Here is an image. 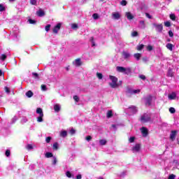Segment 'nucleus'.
<instances>
[{
	"label": "nucleus",
	"instance_id": "79ce46f5",
	"mask_svg": "<svg viewBox=\"0 0 179 179\" xmlns=\"http://www.w3.org/2000/svg\"><path fill=\"white\" fill-rule=\"evenodd\" d=\"M70 134L71 135H75L76 134V130H75V129H71L70 130Z\"/></svg>",
	"mask_w": 179,
	"mask_h": 179
},
{
	"label": "nucleus",
	"instance_id": "0eeeda50",
	"mask_svg": "<svg viewBox=\"0 0 179 179\" xmlns=\"http://www.w3.org/2000/svg\"><path fill=\"white\" fill-rule=\"evenodd\" d=\"M129 110L130 112H131L132 114H136L138 113V108H136L135 106H131L129 108Z\"/></svg>",
	"mask_w": 179,
	"mask_h": 179
},
{
	"label": "nucleus",
	"instance_id": "ddd939ff",
	"mask_svg": "<svg viewBox=\"0 0 179 179\" xmlns=\"http://www.w3.org/2000/svg\"><path fill=\"white\" fill-rule=\"evenodd\" d=\"M168 97L169 100H176L177 94H176V92H172L171 94H169Z\"/></svg>",
	"mask_w": 179,
	"mask_h": 179
},
{
	"label": "nucleus",
	"instance_id": "13d9d810",
	"mask_svg": "<svg viewBox=\"0 0 179 179\" xmlns=\"http://www.w3.org/2000/svg\"><path fill=\"white\" fill-rule=\"evenodd\" d=\"M86 141H87L88 142L92 141V136H87L86 138H85Z\"/></svg>",
	"mask_w": 179,
	"mask_h": 179
},
{
	"label": "nucleus",
	"instance_id": "4468645a",
	"mask_svg": "<svg viewBox=\"0 0 179 179\" xmlns=\"http://www.w3.org/2000/svg\"><path fill=\"white\" fill-rule=\"evenodd\" d=\"M177 135V131H172L171 132L170 138L171 141H174L176 139V136Z\"/></svg>",
	"mask_w": 179,
	"mask_h": 179
},
{
	"label": "nucleus",
	"instance_id": "c03bdc74",
	"mask_svg": "<svg viewBox=\"0 0 179 179\" xmlns=\"http://www.w3.org/2000/svg\"><path fill=\"white\" fill-rule=\"evenodd\" d=\"M73 100H75V101H76L77 103L79 102V100H80L79 96L75 95L73 96Z\"/></svg>",
	"mask_w": 179,
	"mask_h": 179
},
{
	"label": "nucleus",
	"instance_id": "f03ea898",
	"mask_svg": "<svg viewBox=\"0 0 179 179\" xmlns=\"http://www.w3.org/2000/svg\"><path fill=\"white\" fill-rule=\"evenodd\" d=\"M116 69L117 72L124 73L125 75H129L131 73V68H124L123 66H117Z\"/></svg>",
	"mask_w": 179,
	"mask_h": 179
},
{
	"label": "nucleus",
	"instance_id": "9b49d317",
	"mask_svg": "<svg viewBox=\"0 0 179 179\" xmlns=\"http://www.w3.org/2000/svg\"><path fill=\"white\" fill-rule=\"evenodd\" d=\"M73 64L75 66H80V65H82V61H80V59H77L73 62Z\"/></svg>",
	"mask_w": 179,
	"mask_h": 179
},
{
	"label": "nucleus",
	"instance_id": "3c124183",
	"mask_svg": "<svg viewBox=\"0 0 179 179\" xmlns=\"http://www.w3.org/2000/svg\"><path fill=\"white\" fill-rule=\"evenodd\" d=\"M3 10H5V7L3 5L0 4V12H3Z\"/></svg>",
	"mask_w": 179,
	"mask_h": 179
},
{
	"label": "nucleus",
	"instance_id": "393cba45",
	"mask_svg": "<svg viewBox=\"0 0 179 179\" xmlns=\"http://www.w3.org/2000/svg\"><path fill=\"white\" fill-rule=\"evenodd\" d=\"M173 44L171 43H168L166 44V48H168V50H169L170 51H173Z\"/></svg>",
	"mask_w": 179,
	"mask_h": 179
},
{
	"label": "nucleus",
	"instance_id": "7c9ffc66",
	"mask_svg": "<svg viewBox=\"0 0 179 179\" xmlns=\"http://www.w3.org/2000/svg\"><path fill=\"white\" fill-rule=\"evenodd\" d=\"M53 150H58V143H55L53 144Z\"/></svg>",
	"mask_w": 179,
	"mask_h": 179
},
{
	"label": "nucleus",
	"instance_id": "a19ab883",
	"mask_svg": "<svg viewBox=\"0 0 179 179\" xmlns=\"http://www.w3.org/2000/svg\"><path fill=\"white\" fill-rule=\"evenodd\" d=\"M31 5H37V0H30Z\"/></svg>",
	"mask_w": 179,
	"mask_h": 179
},
{
	"label": "nucleus",
	"instance_id": "4be33fe9",
	"mask_svg": "<svg viewBox=\"0 0 179 179\" xmlns=\"http://www.w3.org/2000/svg\"><path fill=\"white\" fill-rule=\"evenodd\" d=\"M107 118H111L113 117V110H108L106 113Z\"/></svg>",
	"mask_w": 179,
	"mask_h": 179
},
{
	"label": "nucleus",
	"instance_id": "72a5a7b5",
	"mask_svg": "<svg viewBox=\"0 0 179 179\" xmlns=\"http://www.w3.org/2000/svg\"><path fill=\"white\" fill-rule=\"evenodd\" d=\"M164 26H166V27H170V26H171V23L169 21H166L164 22Z\"/></svg>",
	"mask_w": 179,
	"mask_h": 179
},
{
	"label": "nucleus",
	"instance_id": "774afa93",
	"mask_svg": "<svg viewBox=\"0 0 179 179\" xmlns=\"http://www.w3.org/2000/svg\"><path fill=\"white\" fill-rule=\"evenodd\" d=\"M90 41L91 43H94V37H91L90 39Z\"/></svg>",
	"mask_w": 179,
	"mask_h": 179
},
{
	"label": "nucleus",
	"instance_id": "20e7f679",
	"mask_svg": "<svg viewBox=\"0 0 179 179\" xmlns=\"http://www.w3.org/2000/svg\"><path fill=\"white\" fill-rule=\"evenodd\" d=\"M153 26L155 27V30L158 31V33H162L163 31V24H153Z\"/></svg>",
	"mask_w": 179,
	"mask_h": 179
},
{
	"label": "nucleus",
	"instance_id": "37998d69",
	"mask_svg": "<svg viewBox=\"0 0 179 179\" xmlns=\"http://www.w3.org/2000/svg\"><path fill=\"white\" fill-rule=\"evenodd\" d=\"M52 159H53L52 164H53V166H55V164H57V157H53Z\"/></svg>",
	"mask_w": 179,
	"mask_h": 179
},
{
	"label": "nucleus",
	"instance_id": "bf43d9fd",
	"mask_svg": "<svg viewBox=\"0 0 179 179\" xmlns=\"http://www.w3.org/2000/svg\"><path fill=\"white\" fill-rule=\"evenodd\" d=\"M130 143H132L134 141H135V137H131L129 139Z\"/></svg>",
	"mask_w": 179,
	"mask_h": 179
},
{
	"label": "nucleus",
	"instance_id": "49530a36",
	"mask_svg": "<svg viewBox=\"0 0 179 179\" xmlns=\"http://www.w3.org/2000/svg\"><path fill=\"white\" fill-rule=\"evenodd\" d=\"M29 22L30 23V24H36V20H34L29 19Z\"/></svg>",
	"mask_w": 179,
	"mask_h": 179
},
{
	"label": "nucleus",
	"instance_id": "603ef678",
	"mask_svg": "<svg viewBox=\"0 0 179 179\" xmlns=\"http://www.w3.org/2000/svg\"><path fill=\"white\" fill-rule=\"evenodd\" d=\"M140 90H133V94H136V93H140Z\"/></svg>",
	"mask_w": 179,
	"mask_h": 179
},
{
	"label": "nucleus",
	"instance_id": "7ed1b4c3",
	"mask_svg": "<svg viewBox=\"0 0 179 179\" xmlns=\"http://www.w3.org/2000/svg\"><path fill=\"white\" fill-rule=\"evenodd\" d=\"M140 121L143 123L149 122V121H150V115L144 113L143 115H141Z\"/></svg>",
	"mask_w": 179,
	"mask_h": 179
},
{
	"label": "nucleus",
	"instance_id": "5701e85b",
	"mask_svg": "<svg viewBox=\"0 0 179 179\" xmlns=\"http://www.w3.org/2000/svg\"><path fill=\"white\" fill-rule=\"evenodd\" d=\"M140 23V26L141 27V29H145L146 27V25L145 24V21L144 20H141L139 22Z\"/></svg>",
	"mask_w": 179,
	"mask_h": 179
},
{
	"label": "nucleus",
	"instance_id": "c756f323",
	"mask_svg": "<svg viewBox=\"0 0 179 179\" xmlns=\"http://www.w3.org/2000/svg\"><path fill=\"white\" fill-rule=\"evenodd\" d=\"M168 76H170L171 78H173V71L171 69H169L168 71Z\"/></svg>",
	"mask_w": 179,
	"mask_h": 179
},
{
	"label": "nucleus",
	"instance_id": "6e6d98bb",
	"mask_svg": "<svg viewBox=\"0 0 179 179\" xmlns=\"http://www.w3.org/2000/svg\"><path fill=\"white\" fill-rule=\"evenodd\" d=\"M132 37H136L138 36V32L134 31L131 34Z\"/></svg>",
	"mask_w": 179,
	"mask_h": 179
},
{
	"label": "nucleus",
	"instance_id": "0e129e2a",
	"mask_svg": "<svg viewBox=\"0 0 179 179\" xmlns=\"http://www.w3.org/2000/svg\"><path fill=\"white\" fill-rule=\"evenodd\" d=\"M1 59H2V61H5V59H6V56L5 55H2Z\"/></svg>",
	"mask_w": 179,
	"mask_h": 179
},
{
	"label": "nucleus",
	"instance_id": "cd10ccee",
	"mask_svg": "<svg viewBox=\"0 0 179 179\" xmlns=\"http://www.w3.org/2000/svg\"><path fill=\"white\" fill-rule=\"evenodd\" d=\"M45 157L50 158V157H54L52 152H46Z\"/></svg>",
	"mask_w": 179,
	"mask_h": 179
},
{
	"label": "nucleus",
	"instance_id": "dca6fc26",
	"mask_svg": "<svg viewBox=\"0 0 179 179\" xmlns=\"http://www.w3.org/2000/svg\"><path fill=\"white\" fill-rule=\"evenodd\" d=\"M141 132L143 134V136H148V129H146V127H142Z\"/></svg>",
	"mask_w": 179,
	"mask_h": 179
},
{
	"label": "nucleus",
	"instance_id": "052dcab7",
	"mask_svg": "<svg viewBox=\"0 0 179 179\" xmlns=\"http://www.w3.org/2000/svg\"><path fill=\"white\" fill-rule=\"evenodd\" d=\"M145 16H146V17H148V19H152V15H150V14H149V13H145Z\"/></svg>",
	"mask_w": 179,
	"mask_h": 179
},
{
	"label": "nucleus",
	"instance_id": "2f4dec72",
	"mask_svg": "<svg viewBox=\"0 0 179 179\" xmlns=\"http://www.w3.org/2000/svg\"><path fill=\"white\" fill-rule=\"evenodd\" d=\"M169 17L170 19H171V20H173V21L176 20V15L173 13L170 14Z\"/></svg>",
	"mask_w": 179,
	"mask_h": 179
},
{
	"label": "nucleus",
	"instance_id": "58836bf2",
	"mask_svg": "<svg viewBox=\"0 0 179 179\" xmlns=\"http://www.w3.org/2000/svg\"><path fill=\"white\" fill-rule=\"evenodd\" d=\"M32 75L34 78V79H39V77H38V73H32Z\"/></svg>",
	"mask_w": 179,
	"mask_h": 179
},
{
	"label": "nucleus",
	"instance_id": "f8f14e48",
	"mask_svg": "<svg viewBox=\"0 0 179 179\" xmlns=\"http://www.w3.org/2000/svg\"><path fill=\"white\" fill-rule=\"evenodd\" d=\"M37 16H39V17H43L44 15H45V13L42 9H39L38 11H36Z\"/></svg>",
	"mask_w": 179,
	"mask_h": 179
},
{
	"label": "nucleus",
	"instance_id": "a211bd4d",
	"mask_svg": "<svg viewBox=\"0 0 179 179\" xmlns=\"http://www.w3.org/2000/svg\"><path fill=\"white\" fill-rule=\"evenodd\" d=\"M134 58L137 59V61H139L141 59V57H142V55L141 53H136L134 55Z\"/></svg>",
	"mask_w": 179,
	"mask_h": 179
},
{
	"label": "nucleus",
	"instance_id": "c85d7f7f",
	"mask_svg": "<svg viewBox=\"0 0 179 179\" xmlns=\"http://www.w3.org/2000/svg\"><path fill=\"white\" fill-rule=\"evenodd\" d=\"M143 47H145L144 45H138L137 46V50H138V51H141V50H143Z\"/></svg>",
	"mask_w": 179,
	"mask_h": 179
},
{
	"label": "nucleus",
	"instance_id": "de8ad7c7",
	"mask_svg": "<svg viewBox=\"0 0 179 179\" xmlns=\"http://www.w3.org/2000/svg\"><path fill=\"white\" fill-rule=\"evenodd\" d=\"M6 156L7 157H9V156H10V150H7L6 151Z\"/></svg>",
	"mask_w": 179,
	"mask_h": 179
},
{
	"label": "nucleus",
	"instance_id": "423d86ee",
	"mask_svg": "<svg viewBox=\"0 0 179 179\" xmlns=\"http://www.w3.org/2000/svg\"><path fill=\"white\" fill-rule=\"evenodd\" d=\"M121 17V14L118 12H115L112 13V18L115 20H118Z\"/></svg>",
	"mask_w": 179,
	"mask_h": 179
},
{
	"label": "nucleus",
	"instance_id": "ea45409f",
	"mask_svg": "<svg viewBox=\"0 0 179 179\" xmlns=\"http://www.w3.org/2000/svg\"><path fill=\"white\" fill-rule=\"evenodd\" d=\"M41 90H43V92H45L47 90V85H41Z\"/></svg>",
	"mask_w": 179,
	"mask_h": 179
},
{
	"label": "nucleus",
	"instance_id": "4d7b16f0",
	"mask_svg": "<svg viewBox=\"0 0 179 179\" xmlns=\"http://www.w3.org/2000/svg\"><path fill=\"white\" fill-rule=\"evenodd\" d=\"M45 141L47 143H50V142H51V137L50 136L47 137Z\"/></svg>",
	"mask_w": 179,
	"mask_h": 179
},
{
	"label": "nucleus",
	"instance_id": "864d4df0",
	"mask_svg": "<svg viewBox=\"0 0 179 179\" xmlns=\"http://www.w3.org/2000/svg\"><path fill=\"white\" fill-rule=\"evenodd\" d=\"M71 28H72L73 29H78V24H71Z\"/></svg>",
	"mask_w": 179,
	"mask_h": 179
},
{
	"label": "nucleus",
	"instance_id": "a18cd8bd",
	"mask_svg": "<svg viewBox=\"0 0 179 179\" xmlns=\"http://www.w3.org/2000/svg\"><path fill=\"white\" fill-rule=\"evenodd\" d=\"M27 149L28 150H31V149H33V145H31V144H28V145H27Z\"/></svg>",
	"mask_w": 179,
	"mask_h": 179
},
{
	"label": "nucleus",
	"instance_id": "bb28decb",
	"mask_svg": "<svg viewBox=\"0 0 179 179\" xmlns=\"http://www.w3.org/2000/svg\"><path fill=\"white\" fill-rule=\"evenodd\" d=\"M99 143H100V145H101V146H103V145H106V143H107V141H106L104 139L100 140Z\"/></svg>",
	"mask_w": 179,
	"mask_h": 179
},
{
	"label": "nucleus",
	"instance_id": "6e6552de",
	"mask_svg": "<svg viewBox=\"0 0 179 179\" xmlns=\"http://www.w3.org/2000/svg\"><path fill=\"white\" fill-rule=\"evenodd\" d=\"M122 55L124 59H129V58H131V53L126 51H123Z\"/></svg>",
	"mask_w": 179,
	"mask_h": 179
},
{
	"label": "nucleus",
	"instance_id": "b1692460",
	"mask_svg": "<svg viewBox=\"0 0 179 179\" xmlns=\"http://www.w3.org/2000/svg\"><path fill=\"white\" fill-rule=\"evenodd\" d=\"M25 94H26L27 97H29V98L33 97V92H31V91L27 92Z\"/></svg>",
	"mask_w": 179,
	"mask_h": 179
},
{
	"label": "nucleus",
	"instance_id": "473e14b6",
	"mask_svg": "<svg viewBox=\"0 0 179 179\" xmlns=\"http://www.w3.org/2000/svg\"><path fill=\"white\" fill-rule=\"evenodd\" d=\"M93 19H94V20H97V19H99V14L97 13H94L92 15Z\"/></svg>",
	"mask_w": 179,
	"mask_h": 179
},
{
	"label": "nucleus",
	"instance_id": "39448f33",
	"mask_svg": "<svg viewBox=\"0 0 179 179\" xmlns=\"http://www.w3.org/2000/svg\"><path fill=\"white\" fill-rule=\"evenodd\" d=\"M61 26H62V24L61 22H59L54 28H53V33L55 34H57L58 31L61 29Z\"/></svg>",
	"mask_w": 179,
	"mask_h": 179
},
{
	"label": "nucleus",
	"instance_id": "aec40b11",
	"mask_svg": "<svg viewBox=\"0 0 179 179\" xmlns=\"http://www.w3.org/2000/svg\"><path fill=\"white\" fill-rule=\"evenodd\" d=\"M67 135H68V133L66 132V131H62L60 132V136H62V138H66Z\"/></svg>",
	"mask_w": 179,
	"mask_h": 179
},
{
	"label": "nucleus",
	"instance_id": "338daca9",
	"mask_svg": "<svg viewBox=\"0 0 179 179\" xmlns=\"http://www.w3.org/2000/svg\"><path fill=\"white\" fill-rule=\"evenodd\" d=\"M76 179H82V175L79 174L76 176Z\"/></svg>",
	"mask_w": 179,
	"mask_h": 179
},
{
	"label": "nucleus",
	"instance_id": "5fc2aeb1",
	"mask_svg": "<svg viewBox=\"0 0 179 179\" xmlns=\"http://www.w3.org/2000/svg\"><path fill=\"white\" fill-rule=\"evenodd\" d=\"M140 79H142V80H145L146 79V76L144 75H140L139 76Z\"/></svg>",
	"mask_w": 179,
	"mask_h": 179
},
{
	"label": "nucleus",
	"instance_id": "2eb2a0df",
	"mask_svg": "<svg viewBox=\"0 0 179 179\" xmlns=\"http://www.w3.org/2000/svg\"><path fill=\"white\" fill-rule=\"evenodd\" d=\"M54 110L55 113H59V111L61 110V106L59 104H55L54 106Z\"/></svg>",
	"mask_w": 179,
	"mask_h": 179
},
{
	"label": "nucleus",
	"instance_id": "69168bd1",
	"mask_svg": "<svg viewBox=\"0 0 179 179\" xmlns=\"http://www.w3.org/2000/svg\"><path fill=\"white\" fill-rule=\"evenodd\" d=\"M5 90L6 92V93H10V90H9V88L8 87H5Z\"/></svg>",
	"mask_w": 179,
	"mask_h": 179
},
{
	"label": "nucleus",
	"instance_id": "09e8293b",
	"mask_svg": "<svg viewBox=\"0 0 179 179\" xmlns=\"http://www.w3.org/2000/svg\"><path fill=\"white\" fill-rule=\"evenodd\" d=\"M168 179H176V175H174V174H171V175L169 176Z\"/></svg>",
	"mask_w": 179,
	"mask_h": 179
},
{
	"label": "nucleus",
	"instance_id": "680f3d73",
	"mask_svg": "<svg viewBox=\"0 0 179 179\" xmlns=\"http://www.w3.org/2000/svg\"><path fill=\"white\" fill-rule=\"evenodd\" d=\"M169 37H173V36H174V34L173 33L172 31H169Z\"/></svg>",
	"mask_w": 179,
	"mask_h": 179
},
{
	"label": "nucleus",
	"instance_id": "f3484780",
	"mask_svg": "<svg viewBox=\"0 0 179 179\" xmlns=\"http://www.w3.org/2000/svg\"><path fill=\"white\" fill-rule=\"evenodd\" d=\"M126 16L128 20H132V19H134L133 15L129 12L126 13Z\"/></svg>",
	"mask_w": 179,
	"mask_h": 179
},
{
	"label": "nucleus",
	"instance_id": "a878e982",
	"mask_svg": "<svg viewBox=\"0 0 179 179\" xmlns=\"http://www.w3.org/2000/svg\"><path fill=\"white\" fill-rule=\"evenodd\" d=\"M43 117H44V115H39V117H37V122H43Z\"/></svg>",
	"mask_w": 179,
	"mask_h": 179
},
{
	"label": "nucleus",
	"instance_id": "e433bc0d",
	"mask_svg": "<svg viewBox=\"0 0 179 179\" xmlns=\"http://www.w3.org/2000/svg\"><path fill=\"white\" fill-rule=\"evenodd\" d=\"M51 28V24H48L45 27V31H50V29Z\"/></svg>",
	"mask_w": 179,
	"mask_h": 179
},
{
	"label": "nucleus",
	"instance_id": "6ab92c4d",
	"mask_svg": "<svg viewBox=\"0 0 179 179\" xmlns=\"http://www.w3.org/2000/svg\"><path fill=\"white\" fill-rule=\"evenodd\" d=\"M126 93H127V94H133L134 93V90H132L130 87H127V90H126Z\"/></svg>",
	"mask_w": 179,
	"mask_h": 179
},
{
	"label": "nucleus",
	"instance_id": "1a4fd4ad",
	"mask_svg": "<svg viewBox=\"0 0 179 179\" xmlns=\"http://www.w3.org/2000/svg\"><path fill=\"white\" fill-rule=\"evenodd\" d=\"M141 150V144H136L132 148V152L134 153L139 152Z\"/></svg>",
	"mask_w": 179,
	"mask_h": 179
},
{
	"label": "nucleus",
	"instance_id": "412c9836",
	"mask_svg": "<svg viewBox=\"0 0 179 179\" xmlns=\"http://www.w3.org/2000/svg\"><path fill=\"white\" fill-rule=\"evenodd\" d=\"M36 113L39 114V115H44V113H43V109H41V108H38L36 109Z\"/></svg>",
	"mask_w": 179,
	"mask_h": 179
},
{
	"label": "nucleus",
	"instance_id": "8fccbe9b",
	"mask_svg": "<svg viewBox=\"0 0 179 179\" xmlns=\"http://www.w3.org/2000/svg\"><path fill=\"white\" fill-rule=\"evenodd\" d=\"M120 4L122 6H127V1L125 0H123L121 1Z\"/></svg>",
	"mask_w": 179,
	"mask_h": 179
},
{
	"label": "nucleus",
	"instance_id": "9d476101",
	"mask_svg": "<svg viewBox=\"0 0 179 179\" xmlns=\"http://www.w3.org/2000/svg\"><path fill=\"white\" fill-rule=\"evenodd\" d=\"M152 96H150V95L148 96L146 98V101H145L146 106H151L152 105Z\"/></svg>",
	"mask_w": 179,
	"mask_h": 179
},
{
	"label": "nucleus",
	"instance_id": "4c0bfd02",
	"mask_svg": "<svg viewBox=\"0 0 179 179\" xmlns=\"http://www.w3.org/2000/svg\"><path fill=\"white\" fill-rule=\"evenodd\" d=\"M96 76L99 79H103V74H101V73H96Z\"/></svg>",
	"mask_w": 179,
	"mask_h": 179
},
{
	"label": "nucleus",
	"instance_id": "f704fd0d",
	"mask_svg": "<svg viewBox=\"0 0 179 179\" xmlns=\"http://www.w3.org/2000/svg\"><path fill=\"white\" fill-rule=\"evenodd\" d=\"M169 112L171 114H174V113H176V109L173 107L169 108Z\"/></svg>",
	"mask_w": 179,
	"mask_h": 179
},
{
	"label": "nucleus",
	"instance_id": "e2e57ef3",
	"mask_svg": "<svg viewBox=\"0 0 179 179\" xmlns=\"http://www.w3.org/2000/svg\"><path fill=\"white\" fill-rule=\"evenodd\" d=\"M147 49L148 50V51H152V50H153V48L152 47V45H148L147 47Z\"/></svg>",
	"mask_w": 179,
	"mask_h": 179
},
{
	"label": "nucleus",
	"instance_id": "f257e3e1",
	"mask_svg": "<svg viewBox=\"0 0 179 179\" xmlns=\"http://www.w3.org/2000/svg\"><path fill=\"white\" fill-rule=\"evenodd\" d=\"M109 79L111 80V83H109V86L112 87V89H117L120 87V84L117 83L118 78L114 76H109Z\"/></svg>",
	"mask_w": 179,
	"mask_h": 179
},
{
	"label": "nucleus",
	"instance_id": "c9c22d12",
	"mask_svg": "<svg viewBox=\"0 0 179 179\" xmlns=\"http://www.w3.org/2000/svg\"><path fill=\"white\" fill-rule=\"evenodd\" d=\"M66 177H68L69 178H71L72 177V174L71 173V172L69 171L66 172Z\"/></svg>",
	"mask_w": 179,
	"mask_h": 179
}]
</instances>
